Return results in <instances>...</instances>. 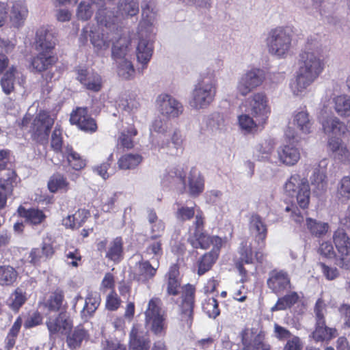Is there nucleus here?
Here are the masks:
<instances>
[{"label":"nucleus","mask_w":350,"mask_h":350,"mask_svg":"<svg viewBox=\"0 0 350 350\" xmlns=\"http://www.w3.org/2000/svg\"><path fill=\"white\" fill-rule=\"evenodd\" d=\"M116 12L107 8L99 9L95 17L99 25L105 27L113 35L112 44L121 42L122 36L129 31L126 21L131 19L133 23H136L139 12L137 0H119Z\"/></svg>","instance_id":"nucleus-1"},{"label":"nucleus","mask_w":350,"mask_h":350,"mask_svg":"<svg viewBox=\"0 0 350 350\" xmlns=\"http://www.w3.org/2000/svg\"><path fill=\"white\" fill-rule=\"evenodd\" d=\"M325 64L317 52L305 51L300 54L299 68L295 79L290 83V89L295 96H301L321 75Z\"/></svg>","instance_id":"nucleus-2"},{"label":"nucleus","mask_w":350,"mask_h":350,"mask_svg":"<svg viewBox=\"0 0 350 350\" xmlns=\"http://www.w3.org/2000/svg\"><path fill=\"white\" fill-rule=\"evenodd\" d=\"M217 92V80L213 73L202 76L195 85L189 101L195 109L207 108L213 101Z\"/></svg>","instance_id":"nucleus-3"},{"label":"nucleus","mask_w":350,"mask_h":350,"mask_svg":"<svg viewBox=\"0 0 350 350\" xmlns=\"http://www.w3.org/2000/svg\"><path fill=\"white\" fill-rule=\"evenodd\" d=\"M284 194L295 200L297 204L303 210L308 208L310 203V189L306 179L299 174L292 175L284 185Z\"/></svg>","instance_id":"nucleus-4"},{"label":"nucleus","mask_w":350,"mask_h":350,"mask_svg":"<svg viewBox=\"0 0 350 350\" xmlns=\"http://www.w3.org/2000/svg\"><path fill=\"white\" fill-rule=\"evenodd\" d=\"M153 0H144L142 3V16L137 29V44H152L154 36V23L156 18Z\"/></svg>","instance_id":"nucleus-5"},{"label":"nucleus","mask_w":350,"mask_h":350,"mask_svg":"<svg viewBox=\"0 0 350 350\" xmlns=\"http://www.w3.org/2000/svg\"><path fill=\"white\" fill-rule=\"evenodd\" d=\"M326 312L327 308L325 301L321 298L318 299L314 307V330L310 335V337L316 342H328L338 335L337 330L335 328L329 327L326 325L325 319Z\"/></svg>","instance_id":"nucleus-6"},{"label":"nucleus","mask_w":350,"mask_h":350,"mask_svg":"<svg viewBox=\"0 0 350 350\" xmlns=\"http://www.w3.org/2000/svg\"><path fill=\"white\" fill-rule=\"evenodd\" d=\"M245 112L251 114L260 124H266L271 114L269 99L265 92L251 94L242 103Z\"/></svg>","instance_id":"nucleus-7"},{"label":"nucleus","mask_w":350,"mask_h":350,"mask_svg":"<svg viewBox=\"0 0 350 350\" xmlns=\"http://www.w3.org/2000/svg\"><path fill=\"white\" fill-rule=\"evenodd\" d=\"M161 300L152 298L145 311V325L148 330L154 335L161 337L165 335L166 325L165 318L160 307Z\"/></svg>","instance_id":"nucleus-8"},{"label":"nucleus","mask_w":350,"mask_h":350,"mask_svg":"<svg viewBox=\"0 0 350 350\" xmlns=\"http://www.w3.org/2000/svg\"><path fill=\"white\" fill-rule=\"evenodd\" d=\"M53 124L54 119L49 113L41 111L31 123L29 133L32 140L40 144H46Z\"/></svg>","instance_id":"nucleus-9"},{"label":"nucleus","mask_w":350,"mask_h":350,"mask_svg":"<svg viewBox=\"0 0 350 350\" xmlns=\"http://www.w3.org/2000/svg\"><path fill=\"white\" fill-rule=\"evenodd\" d=\"M236 341L231 342V350H271L270 345L264 341L261 334L254 336L248 329H243Z\"/></svg>","instance_id":"nucleus-10"},{"label":"nucleus","mask_w":350,"mask_h":350,"mask_svg":"<svg viewBox=\"0 0 350 350\" xmlns=\"http://www.w3.org/2000/svg\"><path fill=\"white\" fill-rule=\"evenodd\" d=\"M265 79L263 70L258 68H252L243 74L239 78L237 90L239 94L245 96L250 92L260 87Z\"/></svg>","instance_id":"nucleus-11"},{"label":"nucleus","mask_w":350,"mask_h":350,"mask_svg":"<svg viewBox=\"0 0 350 350\" xmlns=\"http://www.w3.org/2000/svg\"><path fill=\"white\" fill-rule=\"evenodd\" d=\"M36 50L38 54L31 61L30 69L32 72H42L57 62V57L53 55V46L37 45Z\"/></svg>","instance_id":"nucleus-12"},{"label":"nucleus","mask_w":350,"mask_h":350,"mask_svg":"<svg viewBox=\"0 0 350 350\" xmlns=\"http://www.w3.org/2000/svg\"><path fill=\"white\" fill-rule=\"evenodd\" d=\"M333 241L340 256L336 265L345 269H350V237L342 228H338L333 234Z\"/></svg>","instance_id":"nucleus-13"},{"label":"nucleus","mask_w":350,"mask_h":350,"mask_svg":"<svg viewBox=\"0 0 350 350\" xmlns=\"http://www.w3.org/2000/svg\"><path fill=\"white\" fill-rule=\"evenodd\" d=\"M157 111L167 119L178 117L183 111L182 104L168 94H159L155 101Z\"/></svg>","instance_id":"nucleus-14"},{"label":"nucleus","mask_w":350,"mask_h":350,"mask_svg":"<svg viewBox=\"0 0 350 350\" xmlns=\"http://www.w3.org/2000/svg\"><path fill=\"white\" fill-rule=\"evenodd\" d=\"M204 219L202 211L197 213L196 220L193 223L192 228H194V232L189 237L188 241L193 248L206 250L211 245V236L204 232Z\"/></svg>","instance_id":"nucleus-15"},{"label":"nucleus","mask_w":350,"mask_h":350,"mask_svg":"<svg viewBox=\"0 0 350 350\" xmlns=\"http://www.w3.org/2000/svg\"><path fill=\"white\" fill-rule=\"evenodd\" d=\"M181 298L182 301L180 305V319L188 327H191L193 318L195 288L189 284H187L184 287Z\"/></svg>","instance_id":"nucleus-16"},{"label":"nucleus","mask_w":350,"mask_h":350,"mask_svg":"<svg viewBox=\"0 0 350 350\" xmlns=\"http://www.w3.org/2000/svg\"><path fill=\"white\" fill-rule=\"evenodd\" d=\"M268 288L275 294L280 295L291 288V278L283 270H272L269 273L267 280Z\"/></svg>","instance_id":"nucleus-17"},{"label":"nucleus","mask_w":350,"mask_h":350,"mask_svg":"<svg viewBox=\"0 0 350 350\" xmlns=\"http://www.w3.org/2000/svg\"><path fill=\"white\" fill-rule=\"evenodd\" d=\"M70 121L75 124L79 129L85 132H95L97 125L95 120L88 114L85 107H79L70 115Z\"/></svg>","instance_id":"nucleus-18"},{"label":"nucleus","mask_w":350,"mask_h":350,"mask_svg":"<svg viewBox=\"0 0 350 350\" xmlns=\"http://www.w3.org/2000/svg\"><path fill=\"white\" fill-rule=\"evenodd\" d=\"M325 112L321 111L319 120L325 134L340 136L346 133L347 127L343 122L335 116H325Z\"/></svg>","instance_id":"nucleus-19"},{"label":"nucleus","mask_w":350,"mask_h":350,"mask_svg":"<svg viewBox=\"0 0 350 350\" xmlns=\"http://www.w3.org/2000/svg\"><path fill=\"white\" fill-rule=\"evenodd\" d=\"M293 31L290 26H280L271 29L267 33V44H291Z\"/></svg>","instance_id":"nucleus-20"},{"label":"nucleus","mask_w":350,"mask_h":350,"mask_svg":"<svg viewBox=\"0 0 350 350\" xmlns=\"http://www.w3.org/2000/svg\"><path fill=\"white\" fill-rule=\"evenodd\" d=\"M51 334H66L72 327V321L66 312H60L55 318H49L46 322Z\"/></svg>","instance_id":"nucleus-21"},{"label":"nucleus","mask_w":350,"mask_h":350,"mask_svg":"<svg viewBox=\"0 0 350 350\" xmlns=\"http://www.w3.org/2000/svg\"><path fill=\"white\" fill-rule=\"evenodd\" d=\"M277 152L279 161L287 166L295 165L301 157L299 149L291 143L280 146Z\"/></svg>","instance_id":"nucleus-22"},{"label":"nucleus","mask_w":350,"mask_h":350,"mask_svg":"<svg viewBox=\"0 0 350 350\" xmlns=\"http://www.w3.org/2000/svg\"><path fill=\"white\" fill-rule=\"evenodd\" d=\"M77 79L87 90L92 92H99L103 86L100 75L94 72H89L87 70H79Z\"/></svg>","instance_id":"nucleus-23"},{"label":"nucleus","mask_w":350,"mask_h":350,"mask_svg":"<svg viewBox=\"0 0 350 350\" xmlns=\"http://www.w3.org/2000/svg\"><path fill=\"white\" fill-rule=\"evenodd\" d=\"M16 180L17 175L14 171L8 172L6 178H0V209L5 207L8 197L12 193L16 185Z\"/></svg>","instance_id":"nucleus-24"},{"label":"nucleus","mask_w":350,"mask_h":350,"mask_svg":"<svg viewBox=\"0 0 350 350\" xmlns=\"http://www.w3.org/2000/svg\"><path fill=\"white\" fill-rule=\"evenodd\" d=\"M239 254L240 257L236 262L235 266L238 269L240 275L242 276H246L247 270L244 268L243 265H253L254 264V258L253 256V252L251 244H248L245 241H243L241 243Z\"/></svg>","instance_id":"nucleus-25"},{"label":"nucleus","mask_w":350,"mask_h":350,"mask_svg":"<svg viewBox=\"0 0 350 350\" xmlns=\"http://www.w3.org/2000/svg\"><path fill=\"white\" fill-rule=\"evenodd\" d=\"M157 268L153 267L148 260H139L133 271V278L139 282L146 283L152 279Z\"/></svg>","instance_id":"nucleus-26"},{"label":"nucleus","mask_w":350,"mask_h":350,"mask_svg":"<svg viewBox=\"0 0 350 350\" xmlns=\"http://www.w3.org/2000/svg\"><path fill=\"white\" fill-rule=\"evenodd\" d=\"M250 230L255 234V239L260 247L265 246L267 234V227L261 217L257 214L252 215L250 219Z\"/></svg>","instance_id":"nucleus-27"},{"label":"nucleus","mask_w":350,"mask_h":350,"mask_svg":"<svg viewBox=\"0 0 350 350\" xmlns=\"http://www.w3.org/2000/svg\"><path fill=\"white\" fill-rule=\"evenodd\" d=\"M54 254V249L51 244L42 243L41 247L33 248L28 257L29 262L33 265H38L42 262L51 258Z\"/></svg>","instance_id":"nucleus-28"},{"label":"nucleus","mask_w":350,"mask_h":350,"mask_svg":"<svg viewBox=\"0 0 350 350\" xmlns=\"http://www.w3.org/2000/svg\"><path fill=\"white\" fill-rule=\"evenodd\" d=\"M100 296L98 293L90 291L85 299L84 306L81 311V317L84 321L92 318L100 304Z\"/></svg>","instance_id":"nucleus-29"},{"label":"nucleus","mask_w":350,"mask_h":350,"mask_svg":"<svg viewBox=\"0 0 350 350\" xmlns=\"http://www.w3.org/2000/svg\"><path fill=\"white\" fill-rule=\"evenodd\" d=\"M130 350H149L150 340L145 338L143 332L134 325L129 333Z\"/></svg>","instance_id":"nucleus-30"},{"label":"nucleus","mask_w":350,"mask_h":350,"mask_svg":"<svg viewBox=\"0 0 350 350\" xmlns=\"http://www.w3.org/2000/svg\"><path fill=\"white\" fill-rule=\"evenodd\" d=\"M325 163V161H321V163ZM321 165L314 170L310 176L311 185L314 187V192L317 195H321L325 192L327 186L326 170L325 167H321Z\"/></svg>","instance_id":"nucleus-31"},{"label":"nucleus","mask_w":350,"mask_h":350,"mask_svg":"<svg viewBox=\"0 0 350 350\" xmlns=\"http://www.w3.org/2000/svg\"><path fill=\"white\" fill-rule=\"evenodd\" d=\"M28 14V9L25 3L16 1L13 3L10 12V21L14 27L23 25Z\"/></svg>","instance_id":"nucleus-32"},{"label":"nucleus","mask_w":350,"mask_h":350,"mask_svg":"<svg viewBox=\"0 0 350 350\" xmlns=\"http://www.w3.org/2000/svg\"><path fill=\"white\" fill-rule=\"evenodd\" d=\"M186 174L181 167H173L170 169L163 178V181L171 186H174L180 189H185Z\"/></svg>","instance_id":"nucleus-33"},{"label":"nucleus","mask_w":350,"mask_h":350,"mask_svg":"<svg viewBox=\"0 0 350 350\" xmlns=\"http://www.w3.org/2000/svg\"><path fill=\"white\" fill-rule=\"evenodd\" d=\"M204 180L198 170L191 169L189 176V193L191 196H198L203 192Z\"/></svg>","instance_id":"nucleus-34"},{"label":"nucleus","mask_w":350,"mask_h":350,"mask_svg":"<svg viewBox=\"0 0 350 350\" xmlns=\"http://www.w3.org/2000/svg\"><path fill=\"white\" fill-rule=\"evenodd\" d=\"M90 2L81 1L77 10V16L78 19L85 21L89 20L94 12L92 8V4H95L98 7V9H105V0H90Z\"/></svg>","instance_id":"nucleus-35"},{"label":"nucleus","mask_w":350,"mask_h":350,"mask_svg":"<svg viewBox=\"0 0 350 350\" xmlns=\"http://www.w3.org/2000/svg\"><path fill=\"white\" fill-rule=\"evenodd\" d=\"M18 215L25 219V221L31 225H38L41 224L46 218L44 213L36 208L27 209L20 206L18 208Z\"/></svg>","instance_id":"nucleus-36"},{"label":"nucleus","mask_w":350,"mask_h":350,"mask_svg":"<svg viewBox=\"0 0 350 350\" xmlns=\"http://www.w3.org/2000/svg\"><path fill=\"white\" fill-rule=\"evenodd\" d=\"M90 217V212L85 209H79L72 215H68L62 219V224L66 228H79Z\"/></svg>","instance_id":"nucleus-37"},{"label":"nucleus","mask_w":350,"mask_h":350,"mask_svg":"<svg viewBox=\"0 0 350 350\" xmlns=\"http://www.w3.org/2000/svg\"><path fill=\"white\" fill-rule=\"evenodd\" d=\"M62 156L66 158L68 165L75 170H80L86 165L85 161L68 144L64 147Z\"/></svg>","instance_id":"nucleus-38"},{"label":"nucleus","mask_w":350,"mask_h":350,"mask_svg":"<svg viewBox=\"0 0 350 350\" xmlns=\"http://www.w3.org/2000/svg\"><path fill=\"white\" fill-rule=\"evenodd\" d=\"M293 122L302 133H311L313 123L306 111L296 112L293 116Z\"/></svg>","instance_id":"nucleus-39"},{"label":"nucleus","mask_w":350,"mask_h":350,"mask_svg":"<svg viewBox=\"0 0 350 350\" xmlns=\"http://www.w3.org/2000/svg\"><path fill=\"white\" fill-rule=\"evenodd\" d=\"M179 271L176 265L170 267L167 277V293L168 295H177L179 293L180 282L178 279Z\"/></svg>","instance_id":"nucleus-40"},{"label":"nucleus","mask_w":350,"mask_h":350,"mask_svg":"<svg viewBox=\"0 0 350 350\" xmlns=\"http://www.w3.org/2000/svg\"><path fill=\"white\" fill-rule=\"evenodd\" d=\"M88 331L81 326H77L67 336L66 342L69 348L77 349L81 347L83 340H88Z\"/></svg>","instance_id":"nucleus-41"},{"label":"nucleus","mask_w":350,"mask_h":350,"mask_svg":"<svg viewBox=\"0 0 350 350\" xmlns=\"http://www.w3.org/2000/svg\"><path fill=\"white\" fill-rule=\"evenodd\" d=\"M90 41V44H107L103 40V36L97 30L96 27L87 26L83 28L79 37L81 44H87Z\"/></svg>","instance_id":"nucleus-42"},{"label":"nucleus","mask_w":350,"mask_h":350,"mask_svg":"<svg viewBox=\"0 0 350 350\" xmlns=\"http://www.w3.org/2000/svg\"><path fill=\"white\" fill-rule=\"evenodd\" d=\"M238 122L240 128L248 133L261 130L265 125L259 124V121H257L248 113L239 116Z\"/></svg>","instance_id":"nucleus-43"},{"label":"nucleus","mask_w":350,"mask_h":350,"mask_svg":"<svg viewBox=\"0 0 350 350\" xmlns=\"http://www.w3.org/2000/svg\"><path fill=\"white\" fill-rule=\"evenodd\" d=\"M55 33L49 26H42L36 31L35 42L33 44H56Z\"/></svg>","instance_id":"nucleus-44"},{"label":"nucleus","mask_w":350,"mask_h":350,"mask_svg":"<svg viewBox=\"0 0 350 350\" xmlns=\"http://www.w3.org/2000/svg\"><path fill=\"white\" fill-rule=\"evenodd\" d=\"M123 254V241L121 237H116L109 245L106 258L113 262H119Z\"/></svg>","instance_id":"nucleus-45"},{"label":"nucleus","mask_w":350,"mask_h":350,"mask_svg":"<svg viewBox=\"0 0 350 350\" xmlns=\"http://www.w3.org/2000/svg\"><path fill=\"white\" fill-rule=\"evenodd\" d=\"M137 135V131L133 126H130L119 134L117 146L131 149L134 146L133 138Z\"/></svg>","instance_id":"nucleus-46"},{"label":"nucleus","mask_w":350,"mask_h":350,"mask_svg":"<svg viewBox=\"0 0 350 350\" xmlns=\"http://www.w3.org/2000/svg\"><path fill=\"white\" fill-rule=\"evenodd\" d=\"M172 124L168 120L157 117L150 125V132L152 135L156 133L161 136L165 137L172 131Z\"/></svg>","instance_id":"nucleus-47"},{"label":"nucleus","mask_w":350,"mask_h":350,"mask_svg":"<svg viewBox=\"0 0 350 350\" xmlns=\"http://www.w3.org/2000/svg\"><path fill=\"white\" fill-rule=\"evenodd\" d=\"M334 108L341 117L350 116V96L340 95L333 98Z\"/></svg>","instance_id":"nucleus-48"},{"label":"nucleus","mask_w":350,"mask_h":350,"mask_svg":"<svg viewBox=\"0 0 350 350\" xmlns=\"http://www.w3.org/2000/svg\"><path fill=\"white\" fill-rule=\"evenodd\" d=\"M299 299V295L296 292H291L286 295L280 297L276 304L271 308V312L284 310L295 304Z\"/></svg>","instance_id":"nucleus-49"},{"label":"nucleus","mask_w":350,"mask_h":350,"mask_svg":"<svg viewBox=\"0 0 350 350\" xmlns=\"http://www.w3.org/2000/svg\"><path fill=\"white\" fill-rule=\"evenodd\" d=\"M218 258V253L215 250L204 254L198 261V273L201 275L204 274L212 267Z\"/></svg>","instance_id":"nucleus-50"},{"label":"nucleus","mask_w":350,"mask_h":350,"mask_svg":"<svg viewBox=\"0 0 350 350\" xmlns=\"http://www.w3.org/2000/svg\"><path fill=\"white\" fill-rule=\"evenodd\" d=\"M18 273L10 265H0V286H11L16 280Z\"/></svg>","instance_id":"nucleus-51"},{"label":"nucleus","mask_w":350,"mask_h":350,"mask_svg":"<svg viewBox=\"0 0 350 350\" xmlns=\"http://www.w3.org/2000/svg\"><path fill=\"white\" fill-rule=\"evenodd\" d=\"M117 72L120 77L125 80H129L134 77L135 70L133 63L129 58L118 61Z\"/></svg>","instance_id":"nucleus-52"},{"label":"nucleus","mask_w":350,"mask_h":350,"mask_svg":"<svg viewBox=\"0 0 350 350\" xmlns=\"http://www.w3.org/2000/svg\"><path fill=\"white\" fill-rule=\"evenodd\" d=\"M167 135L170 137V139L166 141H162L160 144H159V146L161 148H168L171 150L172 148L178 150L182 146L183 144V138L180 131L175 129L167 133Z\"/></svg>","instance_id":"nucleus-53"},{"label":"nucleus","mask_w":350,"mask_h":350,"mask_svg":"<svg viewBox=\"0 0 350 350\" xmlns=\"http://www.w3.org/2000/svg\"><path fill=\"white\" fill-rule=\"evenodd\" d=\"M275 144L272 139H265L256 145V155L259 161H265L269 159Z\"/></svg>","instance_id":"nucleus-54"},{"label":"nucleus","mask_w":350,"mask_h":350,"mask_svg":"<svg viewBox=\"0 0 350 350\" xmlns=\"http://www.w3.org/2000/svg\"><path fill=\"white\" fill-rule=\"evenodd\" d=\"M153 51L152 45H137L136 57L137 62L142 64V70L147 67L152 56Z\"/></svg>","instance_id":"nucleus-55"},{"label":"nucleus","mask_w":350,"mask_h":350,"mask_svg":"<svg viewBox=\"0 0 350 350\" xmlns=\"http://www.w3.org/2000/svg\"><path fill=\"white\" fill-rule=\"evenodd\" d=\"M16 72V68L14 66H12L3 75L1 79L0 83L2 90L7 95L11 94V92H12L14 89Z\"/></svg>","instance_id":"nucleus-56"},{"label":"nucleus","mask_w":350,"mask_h":350,"mask_svg":"<svg viewBox=\"0 0 350 350\" xmlns=\"http://www.w3.org/2000/svg\"><path fill=\"white\" fill-rule=\"evenodd\" d=\"M142 161V157L139 154H126L118 160V166L122 170L136 167Z\"/></svg>","instance_id":"nucleus-57"},{"label":"nucleus","mask_w":350,"mask_h":350,"mask_svg":"<svg viewBox=\"0 0 350 350\" xmlns=\"http://www.w3.org/2000/svg\"><path fill=\"white\" fill-rule=\"evenodd\" d=\"M306 225L310 233L318 237L325 235L329 228L327 223L319 221L311 218L306 219Z\"/></svg>","instance_id":"nucleus-58"},{"label":"nucleus","mask_w":350,"mask_h":350,"mask_svg":"<svg viewBox=\"0 0 350 350\" xmlns=\"http://www.w3.org/2000/svg\"><path fill=\"white\" fill-rule=\"evenodd\" d=\"M336 197L342 202L350 199V177L344 176L338 183Z\"/></svg>","instance_id":"nucleus-59"},{"label":"nucleus","mask_w":350,"mask_h":350,"mask_svg":"<svg viewBox=\"0 0 350 350\" xmlns=\"http://www.w3.org/2000/svg\"><path fill=\"white\" fill-rule=\"evenodd\" d=\"M27 300L26 293L22 289L17 288L11 295L8 305L14 311H18Z\"/></svg>","instance_id":"nucleus-60"},{"label":"nucleus","mask_w":350,"mask_h":350,"mask_svg":"<svg viewBox=\"0 0 350 350\" xmlns=\"http://www.w3.org/2000/svg\"><path fill=\"white\" fill-rule=\"evenodd\" d=\"M202 309L210 318L215 319L220 314L218 302L214 297L206 299L202 304Z\"/></svg>","instance_id":"nucleus-61"},{"label":"nucleus","mask_w":350,"mask_h":350,"mask_svg":"<svg viewBox=\"0 0 350 350\" xmlns=\"http://www.w3.org/2000/svg\"><path fill=\"white\" fill-rule=\"evenodd\" d=\"M64 300V295L62 292H55L47 300L44 306L49 311L57 312L60 310Z\"/></svg>","instance_id":"nucleus-62"},{"label":"nucleus","mask_w":350,"mask_h":350,"mask_svg":"<svg viewBox=\"0 0 350 350\" xmlns=\"http://www.w3.org/2000/svg\"><path fill=\"white\" fill-rule=\"evenodd\" d=\"M200 210L196 211L194 207H188L186 206H181L178 208L176 212V217L178 220L181 221H185L190 220L194 216L196 217L198 212Z\"/></svg>","instance_id":"nucleus-63"},{"label":"nucleus","mask_w":350,"mask_h":350,"mask_svg":"<svg viewBox=\"0 0 350 350\" xmlns=\"http://www.w3.org/2000/svg\"><path fill=\"white\" fill-rule=\"evenodd\" d=\"M131 50L129 45H113L111 49L112 57L118 62L131 55Z\"/></svg>","instance_id":"nucleus-64"}]
</instances>
